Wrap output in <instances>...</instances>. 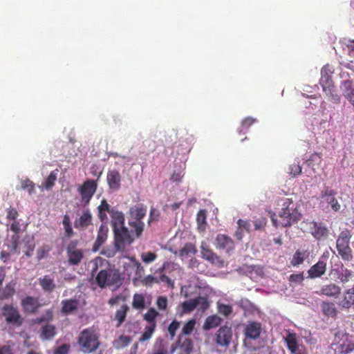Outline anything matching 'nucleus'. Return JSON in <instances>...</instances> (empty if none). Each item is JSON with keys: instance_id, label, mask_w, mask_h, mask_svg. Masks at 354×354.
I'll return each instance as SVG.
<instances>
[{"instance_id": "nucleus-2", "label": "nucleus", "mask_w": 354, "mask_h": 354, "mask_svg": "<svg viewBox=\"0 0 354 354\" xmlns=\"http://www.w3.org/2000/svg\"><path fill=\"white\" fill-rule=\"evenodd\" d=\"M335 354H349L354 351V336L346 333L338 332L331 344Z\"/></svg>"}, {"instance_id": "nucleus-24", "label": "nucleus", "mask_w": 354, "mask_h": 354, "mask_svg": "<svg viewBox=\"0 0 354 354\" xmlns=\"http://www.w3.org/2000/svg\"><path fill=\"white\" fill-rule=\"evenodd\" d=\"M109 229L106 225L102 224L97 232L96 240L93 244V250L97 251L106 241Z\"/></svg>"}, {"instance_id": "nucleus-55", "label": "nucleus", "mask_w": 354, "mask_h": 354, "mask_svg": "<svg viewBox=\"0 0 354 354\" xmlns=\"http://www.w3.org/2000/svg\"><path fill=\"white\" fill-rule=\"evenodd\" d=\"M218 312L220 314L227 317L232 313V308L230 305L218 303Z\"/></svg>"}, {"instance_id": "nucleus-43", "label": "nucleus", "mask_w": 354, "mask_h": 354, "mask_svg": "<svg viewBox=\"0 0 354 354\" xmlns=\"http://www.w3.org/2000/svg\"><path fill=\"white\" fill-rule=\"evenodd\" d=\"M284 341L288 350L294 348V347L299 344L297 335L294 333H289L284 338Z\"/></svg>"}, {"instance_id": "nucleus-46", "label": "nucleus", "mask_w": 354, "mask_h": 354, "mask_svg": "<svg viewBox=\"0 0 354 354\" xmlns=\"http://www.w3.org/2000/svg\"><path fill=\"white\" fill-rule=\"evenodd\" d=\"M62 223L67 237L70 238L73 235V230L71 223V219L68 215L65 214L63 217Z\"/></svg>"}, {"instance_id": "nucleus-35", "label": "nucleus", "mask_w": 354, "mask_h": 354, "mask_svg": "<svg viewBox=\"0 0 354 354\" xmlns=\"http://www.w3.org/2000/svg\"><path fill=\"white\" fill-rule=\"evenodd\" d=\"M132 307L138 310H142L146 308L145 298L142 294L135 293L133 296Z\"/></svg>"}, {"instance_id": "nucleus-15", "label": "nucleus", "mask_w": 354, "mask_h": 354, "mask_svg": "<svg viewBox=\"0 0 354 354\" xmlns=\"http://www.w3.org/2000/svg\"><path fill=\"white\" fill-rule=\"evenodd\" d=\"M214 244L217 249L224 250L227 253H230L234 249V241L225 234H218Z\"/></svg>"}, {"instance_id": "nucleus-63", "label": "nucleus", "mask_w": 354, "mask_h": 354, "mask_svg": "<svg viewBox=\"0 0 354 354\" xmlns=\"http://www.w3.org/2000/svg\"><path fill=\"white\" fill-rule=\"evenodd\" d=\"M69 349L70 346L67 344H64L56 348L53 354H68Z\"/></svg>"}, {"instance_id": "nucleus-53", "label": "nucleus", "mask_w": 354, "mask_h": 354, "mask_svg": "<svg viewBox=\"0 0 354 354\" xmlns=\"http://www.w3.org/2000/svg\"><path fill=\"white\" fill-rule=\"evenodd\" d=\"M53 318V312L51 310H47L44 315L40 317L36 318L35 322L37 324H41L42 322H49L52 321Z\"/></svg>"}, {"instance_id": "nucleus-32", "label": "nucleus", "mask_w": 354, "mask_h": 354, "mask_svg": "<svg viewBox=\"0 0 354 354\" xmlns=\"http://www.w3.org/2000/svg\"><path fill=\"white\" fill-rule=\"evenodd\" d=\"M321 306L322 312L325 315L331 317H336L337 310L333 302L323 301Z\"/></svg>"}, {"instance_id": "nucleus-42", "label": "nucleus", "mask_w": 354, "mask_h": 354, "mask_svg": "<svg viewBox=\"0 0 354 354\" xmlns=\"http://www.w3.org/2000/svg\"><path fill=\"white\" fill-rule=\"evenodd\" d=\"M196 320L194 319H191L188 322H187L183 326L181 333L179 335H189L194 330L196 326Z\"/></svg>"}, {"instance_id": "nucleus-54", "label": "nucleus", "mask_w": 354, "mask_h": 354, "mask_svg": "<svg viewBox=\"0 0 354 354\" xmlns=\"http://www.w3.org/2000/svg\"><path fill=\"white\" fill-rule=\"evenodd\" d=\"M157 258V254L152 252H143L141 254V259L145 263H150Z\"/></svg>"}, {"instance_id": "nucleus-17", "label": "nucleus", "mask_w": 354, "mask_h": 354, "mask_svg": "<svg viewBox=\"0 0 354 354\" xmlns=\"http://www.w3.org/2000/svg\"><path fill=\"white\" fill-rule=\"evenodd\" d=\"M128 259L130 260V262L126 263L124 266L127 274L130 276L131 274V272L129 270H133L136 274V279H142V276L145 270L144 268L134 257H129Z\"/></svg>"}, {"instance_id": "nucleus-37", "label": "nucleus", "mask_w": 354, "mask_h": 354, "mask_svg": "<svg viewBox=\"0 0 354 354\" xmlns=\"http://www.w3.org/2000/svg\"><path fill=\"white\" fill-rule=\"evenodd\" d=\"M222 319L218 315H214L209 316L206 318L203 328L205 330H209L211 328L217 327L221 324Z\"/></svg>"}, {"instance_id": "nucleus-61", "label": "nucleus", "mask_w": 354, "mask_h": 354, "mask_svg": "<svg viewBox=\"0 0 354 354\" xmlns=\"http://www.w3.org/2000/svg\"><path fill=\"white\" fill-rule=\"evenodd\" d=\"M302 169L299 163H294L290 166V174L292 176H296L301 173Z\"/></svg>"}, {"instance_id": "nucleus-47", "label": "nucleus", "mask_w": 354, "mask_h": 354, "mask_svg": "<svg viewBox=\"0 0 354 354\" xmlns=\"http://www.w3.org/2000/svg\"><path fill=\"white\" fill-rule=\"evenodd\" d=\"M353 276V272L348 268H342L338 279L342 283L348 282Z\"/></svg>"}, {"instance_id": "nucleus-20", "label": "nucleus", "mask_w": 354, "mask_h": 354, "mask_svg": "<svg viewBox=\"0 0 354 354\" xmlns=\"http://www.w3.org/2000/svg\"><path fill=\"white\" fill-rule=\"evenodd\" d=\"M106 181L111 189L114 191L119 189L121 183V175L120 172L116 169L109 171Z\"/></svg>"}, {"instance_id": "nucleus-27", "label": "nucleus", "mask_w": 354, "mask_h": 354, "mask_svg": "<svg viewBox=\"0 0 354 354\" xmlns=\"http://www.w3.org/2000/svg\"><path fill=\"white\" fill-rule=\"evenodd\" d=\"M38 280L41 289L46 292H52L56 287L54 278L49 275H44Z\"/></svg>"}, {"instance_id": "nucleus-4", "label": "nucleus", "mask_w": 354, "mask_h": 354, "mask_svg": "<svg viewBox=\"0 0 354 354\" xmlns=\"http://www.w3.org/2000/svg\"><path fill=\"white\" fill-rule=\"evenodd\" d=\"M351 238L350 230L346 229L339 233L336 240V248L339 255L343 261L348 262L353 259V250L350 247Z\"/></svg>"}, {"instance_id": "nucleus-5", "label": "nucleus", "mask_w": 354, "mask_h": 354, "mask_svg": "<svg viewBox=\"0 0 354 354\" xmlns=\"http://www.w3.org/2000/svg\"><path fill=\"white\" fill-rule=\"evenodd\" d=\"M114 247L117 251L124 252L134 241L132 232L127 227L113 230Z\"/></svg>"}, {"instance_id": "nucleus-51", "label": "nucleus", "mask_w": 354, "mask_h": 354, "mask_svg": "<svg viewBox=\"0 0 354 354\" xmlns=\"http://www.w3.org/2000/svg\"><path fill=\"white\" fill-rule=\"evenodd\" d=\"M51 250V248L48 245H44L39 248H38L37 251V259L38 261H40L45 257H47L49 252Z\"/></svg>"}, {"instance_id": "nucleus-57", "label": "nucleus", "mask_w": 354, "mask_h": 354, "mask_svg": "<svg viewBox=\"0 0 354 354\" xmlns=\"http://www.w3.org/2000/svg\"><path fill=\"white\" fill-rule=\"evenodd\" d=\"M15 292V290L14 287L12 286H11L10 284H8L6 286V287L3 291L2 297L5 299H8V298H10L12 296H13Z\"/></svg>"}, {"instance_id": "nucleus-21", "label": "nucleus", "mask_w": 354, "mask_h": 354, "mask_svg": "<svg viewBox=\"0 0 354 354\" xmlns=\"http://www.w3.org/2000/svg\"><path fill=\"white\" fill-rule=\"evenodd\" d=\"M326 270V263L319 260L308 270V277L311 279L319 278L325 274Z\"/></svg>"}, {"instance_id": "nucleus-16", "label": "nucleus", "mask_w": 354, "mask_h": 354, "mask_svg": "<svg viewBox=\"0 0 354 354\" xmlns=\"http://www.w3.org/2000/svg\"><path fill=\"white\" fill-rule=\"evenodd\" d=\"M61 313L64 315H74L77 313L80 302L77 299H64L61 302Z\"/></svg>"}, {"instance_id": "nucleus-23", "label": "nucleus", "mask_w": 354, "mask_h": 354, "mask_svg": "<svg viewBox=\"0 0 354 354\" xmlns=\"http://www.w3.org/2000/svg\"><path fill=\"white\" fill-rule=\"evenodd\" d=\"M147 208L144 204L139 203L129 208V216L133 219H143L147 214Z\"/></svg>"}, {"instance_id": "nucleus-19", "label": "nucleus", "mask_w": 354, "mask_h": 354, "mask_svg": "<svg viewBox=\"0 0 354 354\" xmlns=\"http://www.w3.org/2000/svg\"><path fill=\"white\" fill-rule=\"evenodd\" d=\"M316 293L328 297L337 298L341 293V288L335 283H330L322 286L319 292H316Z\"/></svg>"}, {"instance_id": "nucleus-48", "label": "nucleus", "mask_w": 354, "mask_h": 354, "mask_svg": "<svg viewBox=\"0 0 354 354\" xmlns=\"http://www.w3.org/2000/svg\"><path fill=\"white\" fill-rule=\"evenodd\" d=\"M196 308H198V310L201 312H205L207 310L209 306V303L206 297H196Z\"/></svg>"}, {"instance_id": "nucleus-8", "label": "nucleus", "mask_w": 354, "mask_h": 354, "mask_svg": "<svg viewBox=\"0 0 354 354\" xmlns=\"http://www.w3.org/2000/svg\"><path fill=\"white\" fill-rule=\"evenodd\" d=\"M337 194V191L328 186H324L319 196L322 201L326 203L328 207H330L335 212H339L341 209V205L336 198Z\"/></svg>"}, {"instance_id": "nucleus-62", "label": "nucleus", "mask_w": 354, "mask_h": 354, "mask_svg": "<svg viewBox=\"0 0 354 354\" xmlns=\"http://www.w3.org/2000/svg\"><path fill=\"white\" fill-rule=\"evenodd\" d=\"M344 87V95L345 93H350L351 91L354 90L353 82L351 80H344L342 82Z\"/></svg>"}, {"instance_id": "nucleus-64", "label": "nucleus", "mask_w": 354, "mask_h": 354, "mask_svg": "<svg viewBox=\"0 0 354 354\" xmlns=\"http://www.w3.org/2000/svg\"><path fill=\"white\" fill-rule=\"evenodd\" d=\"M289 351L290 354H307L305 347L301 344H298Z\"/></svg>"}, {"instance_id": "nucleus-33", "label": "nucleus", "mask_w": 354, "mask_h": 354, "mask_svg": "<svg viewBox=\"0 0 354 354\" xmlns=\"http://www.w3.org/2000/svg\"><path fill=\"white\" fill-rule=\"evenodd\" d=\"M196 253V249L194 244L187 243L179 251V256L182 259L194 256Z\"/></svg>"}, {"instance_id": "nucleus-26", "label": "nucleus", "mask_w": 354, "mask_h": 354, "mask_svg": "<svg viewBox=\"0 0 354 354\" xmlns=\"http://www.w3.org/2000/svg\"><path fill=\"white\" fill-rule=\"evenodd\" d=\"M110 216L111 217V225L113 227V230L125 227L124 215L122 212L115 209L114 211L111 212Z\"/></svg>"}, {"instance_id": "nucleus-36", "label": "nucleus", "mask_w": 354, "mask_h": 354, "mask_svg": "<svg viewBox=\"0 0 354 354\" xmlns=\"http://www.w3.org/2000/svg\"><path fill=\"white\" fill-rule=\"evenodd\" d=\"M56 334V328L54 325L46 324L41 328V338L49 340L54 337Z\"/></svg>"}, {"instance_id": "nucleus-22", "label": "nucleus", "mask_w": 354, "mask_h": 354, "mask_svg": "<svg viewBox=\"0 0 354 354\" xmlns=\"http://www.w3.org/2000/svg\"><path fill=\"white\" fill-rule=\"evenodd\" d=\"M261 329L260 323L257 322H250L245 327V335L248 338L257 339L261 335Z\"/></svg>"}, {"instance_id": "nucleus-56", "label": "nucleus", "mask_w": 354, "mask_h": 354, "mask_svg": "<svg viewBox=\"0 0 354 354\" xmlns=\"http://www.w3.org/2000/svg\"><path fill=\"white\" fill-rule=\"evenodd\" d=\"M156 304L159 310H166L168 306L167 298L164 296H159L157 297Z\"/></svg>"}, {"instance_id": "nucleus-9", "label": "nucleus", "mask_w": 354, "mask_h": 354, "mask_svg": "<svg viewBox=\"0 0 354 354\" xmlns=\"http://www.w3.org/2000/svg\"><path fill=\"white\" fill-rule=\"evenodd\" d=\"M232 339V330L227 326H221L215 333L214 342L218 347L227 348Z\"/></svg>"}, {"instance_id": "nucleus-30", "label": "nucleus", "mask_w": 354, "mask_h": 354, "mask_svg": "<svg viewBox=\"0 0 354 354\" xmlns=\"http://www.w3.org/2000/svg\"><path fill=\"white\" fill-rule=\"evenodd\" d=\"M129 225L134 230L137 238L142 235L145 229V223L142 219H133L129 216Z\"/></svg>"}, {"instance_id": "nucleus-52", "label": "nucleus", "mask_w": 354, "mask_h": 354, "mask_svg": "<svg viewBox=\"0 0 354 354\" xmlns=\"http://www.w3.org/2000/svg\"><path fill=\"white\" fill-rule=\"evenodd\" d=\"M140 281L142 285L146 286H151L153 283H159L160 280L158 277H155L152 275H147L145 277H142L140 279Z\"/></svg>"}, {"instance_id": "nucleus-40", "label": "nucleus", "mask_w": 354, "mask_h": 354, "mask_svg": "<svg viewBox=\"0 0 354 354\" xmlns=\"http://www.w3.org/2000/svg\"><path fill=\"white\" fill-rule=\"evenodd\" d=\"M121 281L122 278L118 270L109 269L108 286L118 285L121 283Z\"/></svg>"}, {"instance_id": "nucleus-25", "label": "nucleus", "mask_w": 354, "mask_h": 354, "mask_svg": "<svg viewBox=\"0 0 354 354\" xmlns=\"http://www.w3.org/2000/svg\"><path fill=\"white\" fill-rule=\"evenodd\" d=\"M339 305L344 309H349L354 306V286L344 292V297Z\"/></svg>"}, {"instance_id": "nucleus-7", "label": "nucleus", "mask_w": 354, "mask_h": 354, "mask_svg": "<svg viewBox=\"0 0 354 354\" xmlns=\"http://www.w3.org/2000/svg\"><path fill=\"white\" fill-rule=\"evenodd\" d=\"M97 184L94 180H86L82 185L78 189V192L81 196V203L84 206H86L90 203L93 196L95 193Z\"/></svg>"}, {"instance_id": "nucleus-29", "label": "nucleus", "mask_w": 354, "mask_h": 354, "mask_svg": "<svg viewBox=\"0 0 354 354\" xmlns=\"http://www.w3.org/2000/svg\"><path fill=\"white\" fill-rule=\"evenodd\" d=\"M132 342V337L128 335H120L113 341V346L117 350L127 347Z\"/></svg>"}, {"instance_id": "nucleus-10", "label": "nucleus", "mask_w": 354, "mask_h": 354, "mask_svg": "<svg viewBox=\"0 0 354 354\" xmlns=\"http://www.w3.org/2000/svg\"><path fill=\"white\" fill-rule=\"evenodd\" d=\"M308 224L309 232L316 240L323 241L328 238L329 230L325 223L321 221H313Z\"/></svg>"}, {"instance_id": "nucleus-31", "label": "nucleus", "mask_w": 354, "mask_h": 354, "mask_svg": "<svg viewBox=\"0 0 354 354\" xmlns=\"http://www.w3.org/2000/svg\"><path fill=\"white\" fill-rule=\"evenodd\" d=\"M129 308L127 304H123L115 312L114 319L117 321L116 327H120L124 322Z\"/></svg>"}, {"instance_id": "nucleus-12", "label": "nucleus", "mask_w": 354, "mask_h": 354, "mask_svg": "<svg viewBox=\"0 0 354 354\" xmlns=\"http://www.w3.org/2000/svg\"><path fill=\"white\" fill-rule=\"evenodd\" d=\"M193 348L194 344L190 338H184L182 335H178L176 343L171 346V353H174L178 348L180 350L179 354H191Z\"/></svg>"}, {"instance_id": "nucleus-59", "label": "nucleus", "mask_w": 354, "mask_h": 354, "mask_svg": "<svg viewBox=\"0 0 354 354\" xmlns=\"http://www.w3.org/2000/svg\"><path fill=\"white\" fill-rule=\"evenodd\" d=\"M196 221L199 227L206 223V211L205 209H201L198 211Z\"/></svg>"}, {"instance_id": "nucleus-11", "label": "nucleus", "mask_w": 354, "mask_h": 354, "mask_svg": "<svg viewBox=\"0 0 354 354\" xmlns=\"http://www.w3.org/2000/svg\"><path fill=\"white\" fill-rule=\"evenodd\" d=\"M77 241H71L66 248L68 263L71 266L78 265L84 257L83 252L77 248Z\"/></svg>"}, {"instance_id": "nucleus-44", "label": "nucleus", "mask_w": 354, "mask_h": 354, "mask_svg": "<svg viewBox=\"0 0 354 354\" xmlns=\"http://www.w3.org/2000/svg\"><path fill=\"white\" fill-rule=\"evenodd\" d=\"M306 257V252H301L299 250H297L291 260V264L293 266H298L299 265L303 263Z\"/></svg>"}, {"instance_id": "nucleus-34", "label": "nucleus", "mask_w": 354, "mask_h": 354, "mask_svg": "<svg viewBox=\"0 0 354 354\" xmlns=\"http://www.w3.org/2000/svg\"><path fill=\"white\" fill-rule=\"evenodd\" d=\"M160 315V313L154 308H149L146 313L143 315V319L146 321L149 325H154L157 326L156 318Z\"/></svg>"}, {"instance_id": "nucleus-60", "label": "nucleus", "mask_w": 354, "mask_h": 354, "mask_svg": "<svg viewBox=\"0 0 354 354\" xmlns=\"http://www.w3.org/2000/svg\"><path fill=\"white\" fill-rule=\"evenodd\" d=\"M255 230H263L266 225V219L264 217H261L253 221Z\"/></svg>"}, {"instance_id": "nucleus-39", "label": "nucleus", "mask_w": 354, "mask_h": 354, "mask_svg": "<svg viewBox=\"0 0 354 354\" xmlns=\"http://www.w3.org/2000/svg\"><path fill=\"white\" fill-rule=\"evenodd\" d=\"M57 169L52 171L45 181L42 183L41 187L47 190L50 189L55 185V181L57 180Z\"/></svg>"}, {"instance_id": "nucleus-50", "label": "nucleus", "mask_w": 354, "mask_h": 354, "mask_svg": "<svg viewBox=\"0 0 354 354\" xmlns=\"http://www.w3.org/2000/svg\"><path fill=\"white\" fill-rule=\"evenodd\" d=\"M21 188L27 189L30 195L35 193V184L30 179L27 178L21 182Z\"/></svg>"}, {"instance_id": "nucleus-28", "label": "nucleus", "mask_w": 354, "mask_h": 354, "mask_svg": "<svg viewBox=\"0 0 354 354\" xmlns=\"http://www.w3.org/2000/svg\"><path fill=\"white\" fill-rule=\"evenodd\" d=\"M201 254L203 259L211 263H216L219 261V257L205 243H203L201 245Z\"/></svg>"}, {"instance_id": "nucleus-13", "label": "nucleus", "mask_w": 354, "mask_h": 354, "mask_svg": "<svg viewBox=\"0 0 354 354\" xmlns=\"http://www.w3.org/2000/svg\"><path fill=\"white\" fill-rule=\"evenodd\" d=\"M319 83L326 95H333L334 91L333 82L331 75L328 73V69L326 66L322 68Z\"/></svg>"}, {"instance_id": "nucleus-3", "label": "nucleus", "mask_w": 354, "mask_h": 354, "mask_svg": "<svg viewBox=\"0 0 354 354\" xmlns=\"http://www.w3.org/2000/svg\"><path fill=\"white\" fill-rule=\"evenodd\" d=\"M77 342L81 350L86 353L95 351L100 346L98 336L91 328L84 329L80 333Z\"/></svg>"}, {"instance_id": "nucleus-41", "label": "nucleus", "mask_w": 354, "mask_h": 354, "mask_svg": "<svg viewBox=\"0 0 354 354\" xmlns=\"http://www.w3.org/2000/svg\"><path fill=\"white\" fill-rule=\"evenodd\" d=\"M156 327L154 325H147L144 329V332L140 337L138 341L140 342H147L150 339L156 330Z\"/></svg>"}, {"instance_id": "nucleus-38", "label": "nucleus", "mask_w": 354, "mask_h": 354, "mask_svg": "<svg viewBox=\"0 0 354 354\" xmlns=\"http://www.w3.org/2000/svg\"><path fill=\"white\" fill-rule=\"evenodd\" d=\"M108 280L109 270H100L95 277L96 283L100 288H104L108 286Z\"/></svg>"}, {"instance_id": "nucleus-58", "label": "nucleus", "mask_w": 354, "mask_h": 354, "mask_svg": "<svg viewBox=\"0 0 354 354\" xmlns=\"http://www.w3.org/2000/svg\"><path fill=\"white\" fill-rule=\"evenodd\" d=\"M160 212L157 209L151 207L149 212L148 223L150 224L153 221H157L160 217Z\"/></svg>"}, {"instance_id": "nucleus-49", "label": "nucleus", "mask_w": 354, "mask_h": 354, "mask_svg": "<svg viewBox=\"0 0 354 354\" xmlns=\"http://www.w3.org/2000/svg\"><path fill=\"white\" fill-rule=\"evenodd\" d=\"M180 322L177 319H174L168 326L167 331L170 335L171 339H173L176 336V331L180 328Z\"/></svg>"}, {"instance_id": "nucleus-14", "label": "nucleus", "mask_w": 354, "mask_h": 354, "mask_svg": "<svg viewBox=\"0 0 354 354\" xmlns=\"http://www.w3.org/2000/svg\"><path fill=\"white\" fill-rule=\"evenodd\" d=\"M21 306L26 314H35L41 306L39 299L32 296H27L21 300Z\"/></svg>"}, {"instance_id": "nucleus-18", "label": "nucleus", "mask_w": 354, "mask_h": 354, "mask_svg": "<svg viewBox=\"0 0 354 354\" xmlns=\"http://www.w3.org/2000/svg\"><path fill=\"white\" fill-rule=\"evenodd\" d=\"M93 216L91 211L87 209L83 211L80 218L74 222V226L76 229L84 230L92 224Z\"/></svg>"}, {"instance_id": "nucleus-45", "label": "nucleus", "mask_w": 354, "mask_h": 354, "mask_svg": "<svg viewBox=\"0 0 354 354\" xmlns=\"http://www.w3.org/2000/svg\"><path fill=\"white\" fill-rule=\"evenodd\" d=\"M183 312L184 313H189L196 308V298L189 299L181 304Z\"/></svg>"}, {"instance_id": "nucleus-6", "label": "nucleus", "mask_w": 354, "mask_h": 354, "mask_svg": "<svg viewBox=\"0 0 354 354\" xmlns=\"http://www.w3.org/2000/svg\"><path fill=\"white\" fill-rule=\"evenodd\" d=\"M2 315L8 324L20 326L24 322V318L19 313L17 307L6 304L2 308Z\"/></svg>"}, {"instance_id": "nucleus-1", "label": "nucleus", "mask_w": 354, "mask_h": 354, "mask_svg": "<svg viewBox=\"0 0 354 354\" xmlns=\"http://www.w3.org/2000/svg\"><path fill=\"white\" fill-rule=\"evenodd\" d=\"M278 205L281 207L278 214L280 221L278 222L277 219L272 218L275 227H290L301 220L302 214L292 198L282 197L278 200Z\"/></svg>"}]
</instances>
